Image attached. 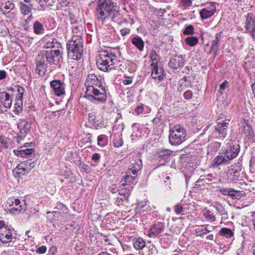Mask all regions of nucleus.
<instances>
[{"mask_svg": "<svg viewBox=\"0 0 255 255\" xmlns=\"http://www.w3.org/2000/svg\"><path fill=\"white\" fill-rule=\"evenodd\" d=\"M97 83L98 81L96 76L91 75L88 76L85 82L87 87L86 97L90 100L104 102L106 99L105 90L103 88H101V90L96 88Z\"/></svg>", "mask_w": 255, "mask_h": 255, "instance_id": "obj_1", "label": "nucleus"}, {"mask_svg": "<svg viewBox=\"0 0 255 255\" xmlns=\"http://www.w3.org/2000/svg\"><path fill=\"white\" fill-rule=\"evenodd\" d=\"M97 9L98 18L104 19L108 17L112 19L119 15V12L116 10L117 7L111 0H99L97 2Z\"/></svg>", "mask_w": 255, "mask_h": 255, "instance_id": "obj_2", "label": "nucleus"}, {"mask_svg": "<svg viewBox=\"0 0 255 255\" xmlns=\"http://www.w3.org/2000/svg\"><path fill=\"white\" fill-rule=\"evenodd\" d=\"M68 55L72 59H79L83 53L82 39L80 36H74L67 44Z\"/></svg>", "mask_w": 255, "mask_h": 255, "instance_id": "obj_3", "label": "nucleus"}, {"mask_svg": "<svg viewBox=\"0 0 255 255\" xmlns=\"http://www.w3.org/2000/svg\"><path fill=\"white\" fill-rule=\"evenodd\" d=\"M117 61L115 55L107 51L100 52L97 59V65L99 69L107 71L110 66L113 65Z\"/></svg>", "mask_w": 255, "mask_h": 255, "instance_id": "obj_4", "label": "nucleus"}, {"mask_svg": "<svg viewBox=\"0 0 255 255\" xmlns=\"http://www.w3.org/2000/svg\"><path fill=\"white\" fill-rule=\"evenodd\" d=\"M186 132L185 129L179 125L172 127L169 135V140L172 145H178L185 140Z\"/></svg>", "mask_w": 255, "mask_h": 255, "instance_id": "obj_5", "label": "nucleus"}, {"mask_svg": "<svg viewBox=\"0 0 255 255\" xmlns=\"http://www.w3.org/2000/svg\"><path fill=\"white\" fill-rule=\"evenodd\" d=\"M36 72L39 75L43 74L45 72L46 65L47 63L46 55L44 51L40 52L36 59Z\"/></svg>", "mask_w": 255, "mask_h": 255, "instance_id": "obj_6", "label": "nucleus"}, {"mask_svg": "<svg viewBox=\"0 0 255 255\" xmlns=\"http://www.w3.org/2000/svg\"><path fill=\"white\" fill-rule=\"evenodd\" d=\"M9 206L14 205L17 206V208H11L9 209V211L12 214H18L20 212H24L27 209V205L24 200L22 202L18 199H15L14 201H10L8 202Z\"/></svg>", "mask_w": 255, "mask_h": 255, "instance_id": "obj_7", "label": "nucleus"}, {"mask_svg": "<svg viewBox=\"0 0 255 255\" xmlns=\"http://www.w3.org/2000/svg\"><path fill=\"white\" fill-rule=\"evenodd\" d=\"M246 29L252 32V37L255 38V16L252 13H248L246 22Z\"/></svg>", "mask_w": 255, "mask_h": 255, "instance_id": "obj_8", "label": "nucleus"}, {"mask_svg": "<svg viewBox=\"0 0 255 255\" xmlns=\"http://www.w3.org/2000/svg\"><path fill=\"white\" fill-rule=\"evenodd\" d=\"M242 125L244 128V133L245 136L248 139H253L255 137V134L249 121L244 119L242 121Z\"/></svg>", "mask_w": 255, "mask_h": 255, "instance_id": "obj_9", "label": "nucleus"}, {"mask_svg": "<svg viewBox=\"0 0 255 255\" xmlns=\"http://www.w3.org/2000/svg\"><path fill=\"white\" fill-rule=\"evenodd\" d=\"M50 85L56 95L59 96L64 94V85L59 81L53 80L50 82Z\"/></svg>", "mask_w": 255, "mask_h": 255, "instance_id": "obj_10", "label": "nucleus"}, {"mask_svg": "<svg viewBox=\"0 0 255 255\" xmlns=\"http://www.w3.org/2000/svg\"><path fill=\"white\" fill-rule=\"evenodd\" d=\"M184 62V60L182 56H176L170 59L168 65L171 68L177 69L182 66Z\"/></svg>", "mask_w": 255, "mask_h": 255, "instance_id": "obj_11", "label": "nucleus"}, {"mask_svg": "<svg viewBox=\"0 0 255 255\" xmlns=\"http://www.w3.org/2000/svg\"><path fill=\"white\" fill-rule=\"evenodd\" d=\"M12 238V233L7 229V226L3 227L0 232V241L3 243L10 242Z\"/></svg>", "mask_w": 255, "mask_h": 255, "instance_id": "obj_12", "label": "nucleus"}, {"mask_svg": "<svg viewBox=\"0 0 255 255\" xmlns=\"http://www.w3.org/2000/svg\"><path fill=\"white\" fill-rule=\"evenodd\" d=\"M216 7L213 4H210L209 7L202 9L200 12L201 17L203 19H207L211 16L215 12Z\"/></svg>", "mask_w": 255, "mask_h": 255, "instance_id": "obj_13", "label": "nucleus"}, {"mask_svg": "<svg viewBox=\"0 0 255 255\" xmlns=\"http://www.w3.org/2000/svg\"><path fill=\"white\" fill-rule=\"evenodd\" d=\"M0 102L6 108H10L12 104V100L10 99L9 95L5 92L0 93Z\"/></svg>", "mask_w": 255, "mask_h": 255, "instance_id": "obj_14", "label": "nucleus"}, {"mask_svg": "<svg viewBox=\"0 0 255 255\" xmlns=\"http://www.w3.org/2000/svg\"><path fill=\"white\" fill-rule=\"evenodd\" d=\"M132 171L129 169L126 171V174L121 183L123 186L128 184L132 182L134 179L137 174H132Z\"/></svg>", "mask_w": 255, "mask_h": 255, "instance_id": "obj_15", "label": "nucleus"}, {"mask_svg": "<svg viewBox=\"0 0 255 255\" xmlns=\"http://www.w3.org/2000/svg\"><path fill=\"white\" fill-rule=\"evenodd\" d=\"M239 152V148L238 145H237L236 147H231L230 149L227 150L225 154V156L226 158L229 161L233 159L234 157H236L238 154Z\"/></svg>", "mask_w": 255, "mask_h": 255, "instance_id": "obj_16", "label": "nucleus"}, {"mask_svg": "<svg viewBox=\"0 0 255 255\" xmlns=\"http://www.w3.org/2000/svg\"><path fill=\"white\" fill-rule=\"evenodd\" d=\"M152 67L151 76L154 79L160 80L163 78V69L156 66H151Z\"/></svg>", "mask_w": 255, "mask_h": 255, "instance_id": "obj_17", "label": "nucleus"}, {"mask_svg": "<svg viewBox=\"0 0 255 255\" xmlns=\"http://www.w3.org/2000/svg\"><path fill=\"white\" fill-rule=\"evenodd\" d=\"M163 228V225L161 223H158L154 225L148 231V236L150 237L152 236H156L161 232Z\"/></svg>", "mask_w": 255, "mask_h": 255, "instance_id": "obj_18", "label": "nucleus"}, {"mask_svg": "<svg viewBox=\"0 0 255 255\" xmlns=\"http://www.w3.org/2000/svg\"><path fill=\"white\" fill-rule=\"evenodd\" d=\"M230 119L225 120L224 121H221L218 123L216 129L220 134L224 135L227 129V125H229Z\"/></svg>", "mask_w": 255, "mask_h": 255, "instance_id": "obj_19", "label": "nucleus"}, {"mask_svg": "<svg viewBox=\"0 0 255 255\" xmlns=\"http://www.w3.org/2000/svg\"><path fill=\"white\" fill-rule=\"evenodd\" d=\"M228 164V160L226 158L225 156L219 155L214 159L212 165L214 167H217L220 165H227Z\"/></svg>", "mask_w": 255, "mask_h": 255, "instance_id": "obj_20", "label": "nucleus"}, {"mask_svg": "<svg viewBox=\"0 0 255 255\" xmlns=\"http://www.w3.org/2000/svg\"><path fill=\"white\" fill-rule=\"evenodd\" d=\"M141 160L138 159L135 162V164H131L128 169L132 171V174H137V172L141 169L142 166Z\"/></svg>", "mask_w": 255, "mask_h": 255, "instance_id": "obj_21", "label": "nucleus"}, {"mask_svg": "<svg viewBox=\"0 0 255 255\" xmlns=\"http://www.w3.org/2000/svg\"><path fill=\"white\" fill-rule=\"evenodd\" d=\"M15 154L17 155H20L23 156L25 155H29L32 153L33 149L32 148H24L22 147H20L18 150H14Z\"/></svg>", "mask_w": 255, "mask_h": 255, "instance_id": "obj_22", "label": "nucleus"}, {"mask_svg": "<svg viewBox=\"0 0 255 255\" xmlns=\"http://www.w3.org/2000/svg\"><path fill=\"white\" fill-rule=\"evenodd\" d=\"M133 245L136 250H139L145 246V242L142 238H138L134 241Z\"/></svg>", "mask_w": 255, "mask_h": 255, "instance_id": "obj_23", "label": "nucleus"}, {"mask_svg": "<svg viewBox=\"0 0 255 255\" xmlns=\"http://www.w3.org/2000/svg\"><path fill=\"white\" fill-rule=\"evenodd\" d=\"M20 8L21 13L24 15H27L31 12L32 5L30 4H26L22 2H20Z\"/></svg>", "mask_w": 255, "mask_h": 255, "instance_id": "obj_24", "label": "nucleus"}, {"mask_svg": "<svg viewBox=\"0 0 255 255\" xmlns=\"http://www.w3.org/2000/svg\"><path fill=\"white\" fill-rule=\"evenodd\" d=\"M131 42L140 51L142 50L144 43L140 37H134L131 40Z\"/></svg>", "mask_w": 255, "mask_h": 255, "instance_id": "obj_25", "label": "nucleus"}, {"mask_svg": "<svg viewBox=\"0 0 255 255\" xmlns=\"http://www.w3.org/2000/svg\"><path fill=\"white\" fill-rule=\"evenodd\" d=\"M34 32L37 34L42 33L44 30L43 25L38 21H35L33 24Z\"/></svg>", "mask_w": 255, "mask_h": 255, "instance_id": "obj_26", "label": "nucleus"}, {"mask_svg": "<svg viewBox=\"0 0 255 255\" xmlns=\"http://www.w3.org/2000/svg\"><path fill=\"white\" fill-rule=\"evenodd\" d=\"M30 128V124L28 122H25L20 131V137H25V135L28 133Z\"/></svg>", "mask_w": 255, "mask_h": 255, "instance_id": "obj_27", "label": "nucleus"}, {"mask_svg": "<svg viewBox=\"0 0 255 255\" xmlns=\"http://www.w3.org/2000/svg\"><path fill=\"white\" fill-rule=\"evenodd\" d=\"M44 54L46 55V59L47 62L49 63H53L54 61V56L53 50H50L44 51Z\"/></svg>", "mask_w": 255, "mask_h": 255, "instance_id": "obj_28", "label": "nucleus"}, {"mask_svg": "<svg viewBox=\"0 0 255 255\" xmlns=\"http://www.w3.org/2000/svg\"><path fill=\"white\" fill-rule=\"evenodd\" d=\"M185 42L190 46H194L197 44L198 42V39L196 37H188L185 39Z\"/></svg>", "mask_w": 255, "mask_h": 255, "instance_id": "obj_29", "label": "nucleus"}, {"mask_svg": "<svg viewBox=\"0 0 255 255\" xmlns=\"http://www.w3.org/2000/svg\"><path fill=\"white\" fill-rule=\"evenodd\" d=\"M216 210H217L220 215L222 216V218L223 219H228V217L227 212L225 211V208L223 207V206H222L221 205H218L216 207Z\"/></svg>", "mask_w": 255, "mask_h": 255, "instance_id": "obj_30", "label": "nucleus"}, {"mask_svg": "<svg viewBox=\"0 0 255 255\" xmlns=\"http://www.w3.org/2000/svg\"><path fill=\"white\" fill-rule=\"evenodd\" d=\"M14 7V4L11 1H8L5 3L3 11L4 13H8L9 12V10L13 9Z\"/></svg>", "mask_w": 255, "mask_h": 255, "instance_id": "obj_31", "label": "nucleus"}, {"mask_svg": "<svg viewBox=\"0 0 255 255\" xmlns=\"http://www.w3.org/2000/svg\"><path fill=\"white\" fill-rule=\"evenodd\" d=\"M221 37V34H218L216 35V40L213 41L211 47V50L212 51H216L218 49V44L220 41V39Z\"/></svg>", "mask_w": 255, "mask_h": 255, "instance_id": "obj_32", "label": "nucleus"}, {"mask_svg": "<svg viewBox=\"0 0 255 255\" xmlns=\"http://www.w3.org/2000/svg\"><path fill=\"white\" fill-rule=\"evenodd\" d=\"M243 192H241L239 191L232 190L231 197L233 199H240L242 197H243L244 195Z\"/></svg>", "mask_w": 255, "mask_h": 255, "instance_id": "obj_33", "label": "nucleus"}, {"mask_svg": "<svg viewBox=\"0 0 255 255\" xmlns=\"http://www.w3.org/2000/svg\"><path fill=\"white\" fill-rule=\"evenodd\" d=\"M157 54L156 52L154 51H152L150 54V57L152 61L150 66H156V65H157Z\"/></svg>", "mask_w": 255, "mask_h": 255, "instance_id": "obj_34", "label": "nucleus"}, {"mask_svg": "<svg viewBox=\"0 0 255 255\" xmlns=\"http://www.w3.org/2000/svg\"><path fill=\"white\" fill-rule=\"evenodd\" d=\"M220 234L226 236L227 237H230L232 235V231L228 228H223L220 231Z\"/></svg>", "mask_w": 255, "mask_h": 255, "instance_id": "obj_35", "label": "nucleus"}, {"mask_svg": "<svg viewBox=\"0 0 255 255\" xmlns=\"http://www.w3.org/2000/svg\"><path fill=\"white\" fill-rule=\"evenodd\" d=\"M170 152L168 150H165L160 151L158 153V156L160 158H163L164 160H167L170 155Z\"/></svg>", "mask_w": 255, "mask_h": 255, "instance_id": "obj_36", "label": "nucleus"}, {"mask_svg": "<svg viewBox=\"0 0 255 255\" xmlns=\"http://www.w3.org/2000/svg\"><path fill=\"white\" fill-rule=\"evenodd\" d=\"M193 32L194 28L192 25H190L186 27L184 31V34L186 35H190L192 34Z\"/></svg>", "mask_w": 255, "mask_h": 255, "instance_id": "obj_37", "label": "nucleus"}, {"mask_svg": "<svg viewBox=\"0 0 255 255\" xmlns=\"http://www.w3.org/2000/svg\"><path fill=\"white\" fill-rule=\"evenodd\" d=\"M105 136L101 135L98 137V143L99 145L104 146L106 144V142L104 141Z\"/></svg>", "mask_w": 255, "mask_h": 255, "instance_id": "obj_38", "label": "nucleus"}, {"mask_svg": "<svg viewBox=\"0 0 255 255\" xmlns=\"http://www.w3.org/2000/svg\"><path fill=\"white\" fill-rule=\"evenodd\" d=\"M6 139L3 137L0 138V148L6 147L7 146Z\"/></svg>", "mask_w": 255, "mask_h": 255, "instance_id": "obj_39", "label": "nucleus"}, {"mask_svg": "<svg viewBox=\"0 0 255 255\" xmlns=\"http://www.w3.org/2000/svg\"><path fill=\"white\" fill-rule=\"evenodd\" d=\"M183 210V207L180 204H177L175 206L174 211L176 214H180Z\"/></svg>", "mask_w": 255, "mask_h": 255, "instance_id": "obj_40", "label": "nucleus"}, {"mask_svg": "<svg viewBox=\"0 0 255 255\" xmlns=\"http://www.w3.org/2000/svg\"><path fill=\"white\" fill-rule=\"evenodd\" d=\"M143 106L142 105L138 106L135 110V112L137 114L139 115L140 114H141L143 111Z\"/></svg>", "mask_w": 255, "mask_h": 255, "instance_id": "obj_41", "label": "nucleus"}, {"mask_svg": "<svg viewBox=\"0 0 255 255\" xmlns=\"http://www.w3.org/2000/svg\"><path fill=\"white\" fill-rule=\"evenodd\" d=\"M192 96V92L191 91H187L184 94V97L186 99H190Z\"/></svg>", "mask_w": 255, "mask_h": 255, "instance_id": "obj_42", "label": "nucleus"}, {"mask_svg": "<svg viewBox=\"0 0 255 255\" xmlns=\"http://www.w3.org/2000/svg\"><path fill=\"white\" fill-rule=\"evenodd\" d=\"M229 87V83L227 81H225L220 85V88L221 90H225Z\"/></svg>", "mask_w": 255, "mask_h": 255, "instance_id": "obj_43", "label": "nucleus"}, {"mask_svg": "<svg viewBox=\"0 0 255 255\" xmlns=\"http://www.w3.org/2000/svg\"><path fill=\"white\" fill-rule=\"evenodd\" d=\"M250 169L251 172H252L255 171V159H253L251 160Z\"/></svg>", "mask_w": 255, "mask_h": 255, "instance_id": "obj_44", "label": "nucleus"}, {"mask_svg": "<svg viewBox=\"0 0 255 255\" xmlns=\"http://www.w3.org/2000/svg\"><path fill=\"white\" fill-rule=\"evenodd\" d=\"M46 251V248L45 246H41L39 247L37 250V252L39 254H44Z\"/></svg>", "mask_w": 255, "mask_h": 255, "instance_id": "obj_45", "label": "nucleus"}, {"mask_svg": "<svg viewBox=\"0 0 255 255\" xmlns=\"http://www.w3.org/2000/svg\"><path fill=\"white\" fill-rule=\"evenodd\" d=\"M232 190V189H222V192L223 194L228 195H229L230 196H231Z\"/></svg>", "mask_w": 255, "mask_h": 255, "instance_id": "obj_46", "label": "nucleus"}, {"mask_svg": "<svg viewBox=\"0 0 255 255\" xmlns=\"http://www.w3.org/2000/svg\"><path fill=\"white\" fill-rule=\"evenodd\" d=\"M56 252L57 248L55 246L51 247L49 250V253L52 255L55 254Z\"/></svg>", "mask_w": 255, "mask_h": 255, "instance_id": "obj_47", "label": "nucleus"}, {"mask_svg": "<svg viewBox=\"0 0 255 255\" xmlns=\"http://www.w3.org/2000/svg\"><path fill=\"white\" fill-rule=\"evenodd\" d=\"M6 77V72L4 70H0V80L4 79Z\"/></svg>", "mask_w": 255, "mask_h": 255, "instance_id": "obj_48", "label": "nucleus"}, {"mask_svg": "<svg viewBox=\"0 0 255 255\" xmlns=\"http://www.w3.org/2000/svg\"><path fill=\"white\" fill-rule=\"evenodd\" d=\"M96 117L94 113H91L89 114V121L93 122L95 120Z\"/></svg>", "mask_w": 255, "mask_h": 255, "instance_id": "obj_49", "label": "nucleus"}, {"mask_svg": "<svg viewBox=\"0 0 255 255\" xmlns=\"http://www.w3.org/2000/svg\"><path fill=\"white\" fill-rule=\"evenodd\" d=\"M46 3H47V1L46 0H39V3L41 6V7L43 8H45Z\"/></svg>", "mask_w": 255, "mask_h": 255, "instance_id": "obj_50", "label": "nucleus"}, {"mask_svg": "<svg viewBox=\"0 0 255 255\" xmlns=\"http://www.w3.org/2000/svg\"><path fill=\"white\" fill-rule=\"evenodd\" d=\"M100 158V155L98 153H95L92 156V159L95 161L98 160Z\"/></svg>", "mask_w": 255, "mask_h": 255, "instance_id": "obj_51", "label": "nucleus"}, {"mask_svg": "<svg viewBox=\"0 0 255 255\" xmlns=\"http://www.w3.org/2000/svg\"><path fill=\"white\" fill-rule=\"evenodd\" d=\"M26 167L27 168H29V169H30V168H32L34 167V163H29V162H26L25 164Z\"/></svg>", "mask_w": 255, "mask_h": 255, "instance_id": "obj_52", "label": "nucleus"}, {"mask_svg": "<svg viewBox=\"0 0 255 255\" xmlns=\"http://www.w3.org/2000/svg\"><path fill=\"white\" fill-rule=\"evenodd\" d=\"M18 104L16 103L15 104V111L17 112V113H19L20 112H21L22 111V108L20 107V105H18V107L16 106V105H17Z\"/></svg>", "mask_w": 255, "mask_h": 255, "instance_id": "obj_53", "label": "nucleus"}, {"mask_svg": "<svg viewBox=\"0 0 255 255\" xmlns=\"http://www.w3.org/2000/svg\"><path fill=\"white\" fill-rule=\"evenodd\" d=\"M20 136V132L17 137V141L18 143H20L21 141L23 140L24 137H19Z\"/></svg>", "mask_w": 255, "mask_h": 255, "instance_id": "obj_54", "label": "nucleus"}, {"mask_svg": "<svg viewBox=\"0 0 255 255\" xmlns=\"http://www.w3.org/2000/svg\"><path fill=\"white\" fill-rule=\"evenodd\" d=\"M132 82V80H130V79H126V80H124V81H123V83L125 84V85H128V84H130V83H131Z\"/></svg>", "mask_w": 255, "mask_h": 255, "instance_id": "obj_55", "label": "nucleus"}, {"mask_svg": "<svg viewBox=\"0 0 255 255\" xmlns=\"http://www.w3.org/2000/svg\"><path fill=\"white\" fill-rule=\"evenodd\" d=\"M53 52L54 53V56L55 55L56 56H58V55H60V51L57 50H53Z\"/></svg>", "mask_w": 255, "mask_h": 255, "instance_id": "obj_56", "label": "nucleus"}, {"mask_svg": "<svg viewBox=\"0 0 255 255\" xmlns=\"http://www.w3.org/2000/svg\"><path fill=\"white\" fill-rule=\"evenodd\" d=\"M123 142L122 140H121L119 144H117L116 143H115V145L117 147H119L123 145Z\"/></svg>", "mask_w": 255, "mask_h": 255, "instance_id": "obj_57", "label": "nucleus"}, {"mask_svg": "<svg viewBox=\"0 0 255 255\" xmlns=\"http://www.w3.org/2000/svg\"><path fill=\"white\" fill-rule=\"evenodd\" d=\"M252 89H253V93L255 95V83L252 85Z\"/></svg>", "mask_w": 255, "mask_h": 255, "instance_id": "obj_58", "label": "nucleus"}, {"mask_svg": "<svg viewBox=\"0 0 255 255\" xmlns=\"http://www.w3.org/2000/svg\"><path fill=\"white\" fill-rule=\"evenodd\" d=\"M98 255H111L107 253V252H101Z\"/></svg>", "mask_w": 255, "mask_h": 255, "instance_id": "obj_59", "label": "nucleus"}, {"mask_svg": "<svg viewBox=\"0 0 255 255\" xmlns=\"http://www.w3.org/2000/svg\"><path fill=\"white\" fill-rule=\"evenodd\" d=\"M22 166V164H20L19 166H17V168L18 169H22L23 171H24L25 169L23 168V167H21Z\"/></svg>", "mask_w": 255, "mask_h": 255, "instance_id": "obj_60", "label": "nucleus"}, {"mask_svg": "<svg viewBox=\"0 0 255 255\" xmlns=\"http://www.w3.org/2000/svg\"><path fill=\"white\" fill-rule=\"evenodd\" d=\"M61 2H62L63 4L67 5L66 2L65 1V0H61Z\"/></svg>", "mask_w": 255, "mask_h": 255, "instance_id": "obj_61", "label": "nucleus"}, {"mask_svg": "<svg viewBox=\"0 0 255 255\" xmlns=\"http://www.w3.org/2000/svg\"><path fill=\"white\" fill-rule=\"evenodd\" d=\"M25 2L29 3L31 0H23Z\"/></svg>", "mask_w": 255, "mask_h": 255, "instance_id": "obj_62", "label": "nucleus"}, {"mask_svg": "<svg viewBox=\"0 0 255 255\" xmlns=\"http://www.w3.org/2000/svg\"><path fill=\"white\" fill-rule=\"evenodd\" d=\"M169 178H170L169 176H167L166 177V179L168 180V179H169Z\"/></svg>", "mask_w": 255, "mask_h": 255, "instance_id": "obj_63", "label": "nucleus"}, {"mask_svg": "<svg viewBox=\"0 0 255 255\" xmlns=\"http://www.w3.org/2000/svg\"><path fill=\"white\" fill-rule=\"evenodd\" d=\"M254 255H255V250H254Z\"/></svg>", "mask_w": 255, "mask_h": 255, "instance_id": "obj_64", "label": "nucleus"}]
</instances>
